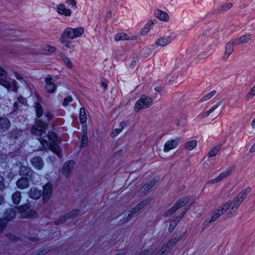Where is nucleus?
<instances>
[{
  "instance_id": "nucleus-31",
  "label": "nucleus",
  "mask_w": 255,
  "mask_h": 255,
  "mask_svg": "<svg viewBox=\"0 0 255 255\" xmlns=\"http://www.w3.org/2000/svg\"><path fill=\"white\" fill-rule=\"evenodd\" d=\"M252 35L250 34H244L240 37L236 38L234 41L236 45H239L242 43H247L251 38Z\"/></svg>"
},
{
  "instance_id": "nucleus-47",
  "label": "nucleus",
  "mask_w": 255,
  "mask_h": 255,
  "mask_svg": "<svg viewBox=\"0 0 255 255\" xmlns=\"http://www.w3.org/2000/svg\"><path fill=\"white\" fill-rule=\"evenodd\" d=\"M7 238L12 243H15L20 240V239L14 235L9 233L6 235Z\"/></svg>"
},
{
  "instance_id": "nucleus-2",
  "label": "nucleus",
  "mask_w": 255,
  "mask_h": 255,
  "mask_svg": "<svg viewBox=\"0 0 255 255\" xmlns=\"http://www.w3.org/2000/svg\"><path fill=\"white\" fill-rule=\"evenodd\" d=\"M84 32V29L82 27L72 28L66 27L60 37V41L67 48H71V42L68 39H74L81 36Z\"/></svg>"
},
{
  "instance_id": "nucleus-45",
  "label": "nucleus",
  "mask_w": 255,
  "mask_h": 255,
  "mask_svg": "<svg viewBox=\"0 0 255 255\" xmlns=\"http://www.w3.org/2000/svg\"><path fill=\"white\" fill-rule=\"evenodd\" d=\"M216 93V91L215 90H213L211 92H210L209 93H207V94L205 95L203 97H202V98L201 99V101L204 102L211 99L215 95Z\"/></svg>"
},
{
  "instance_id": "nucleus-46",
  "label": "nucleus",
  "mask_w": 255,
  "mask_h": 255,
  "mask_svg": "<svg viewBox=\"0 0 255 255\" xmlns=\"http://www.w3.org/2000/svg\"><path fill=\"white\" fill-rule=\"evenodd\" d=\"M255 96V89L254 86L251 88L246 96V100L249 101L253 99Z\"/></svg>"
},
{
  "instance_id": "nucleus-36",
  "label": "nucleus",
  "mask_w": 255,
  "mask_h": 255,
  "mask_svg": "<svg viewBox=\"0 0 255 255\" xmlns=\"http://www.w3.org/2000/svg\"><path fill=\"white\" fill-rule=\"evenodd\" d=\"M126 125V123L124 121H122L120 124V128H115L113 130L112 132L111 133V136L112 137H115L117 136L120 133H121L123 129H124V127Z\"/></svg>"
},
{
  "instance_id": "nucleus-39",
  "label": "nucleus",
  "mask_w": 255,
  "mask_h": 255,
  "mask_svg": "<svg viewBox=\"0 0 255 255\" xmlns=\"http://www.w3.org/2000/svg\"><path fill=\"white\" fill-rule=\"evenodd\" d=\"M80 210L75 209L71 211L70 212L66 213L64 215L66 216L67 219L75 218L78 214L80 213Z\"/></svg>"
},
{
  "instance_id": "nucleus-28",
  "label": "nucleus",
  "mask_w": 255,
  "mask_h": 255,
  "mask_svg": "<svg viewBox=\"0 0 255 255\" xmlns=\"http://www.w3.org/2000/svg\"><path fill=\"white\" fill-rule=\"evenodd\" d=\"M57 11L59 14L64 15L66 16H69L72 14L71 10L69 8H66L65 5L63 3L60 4L57 6Z\"/></svg>"
},
{
  "instance_id": "nucleus-60",
  "label": "nucleus",
  "mask_w": 255,
  "mask_h": 255,
  "mask_svg": "<svg viewBox=\"0 0 255 255\" xmlns=\"http://www.w3.org/2000/svg\"><path fill=\"white\" fill-rule=\"evenodd\" d=\"M112 12L111 10H108L105 15V19L106 21H109L112 17Z\"/></svg>"
},
{
  "instance_id": "nucleus-12",
  "label": "nucleus",
  "mask_w": 255,
  "mask_h": 255,
  "mask_svg": "<svg viewBox=\"0 0 255 255\" xmlns=\"http://www.w3.org/2000/svg\"><path fill=\"white\" fill-rule=\"evenodd\" d=\"M75 162L73 160H69L66 161L63 165L61 172L66 178L70 177L74 169Z\"/></svg>"
},
{
  "instance_id": "nucleus-30",
  "label": "nucleus",
  "mask_w": 255,
  "mask_h": 255,
  "mask_svg": "<svg viewBox=\"0 0 255 255\" xmlns=\"http://www.w3.org/2000/svg\"><path fill=\"white\" fill-rule=\"evenodd\" d=\"M80 142L81 147H86L88 145L89 141L88 138L87 128H82V135Z\"/></svg>"
},
{
  "instance_id": "nucleus-63",
  "label": "nucleus",
  "mask_w": 255,
  "mask_h": 255,
  "mask_svg": "<svg viewBox=\"0 0 255 255\" xmlns=\"http://www.w3.org/2000/svg\"><path fill=\"white\" fill-rule=\"evenodd\" d=\"M150 253V250L149 249H145L143 251L139 252L136 255H148Z\"/></svg>"
},
{
  "instance_id": "nucleus-55",
  "label": "nucleus",
  "mask_w": 255,
  "mask_h": 255,
  "mask_svg": "<svg viewBox=\"0 0 255 255\" xmlns=\"http://www.w3.org/2000/svg\"><path fill=\"white\" fill-rule=\"evenodd\" d=\"M218 152V150L217 148L215 147L213 148L208 153V156L209 157H213L215 156Z\"/></svg>"
},
{
  "instance_id": "nucleus-44",
  "label": "nucleus",
  "mask_w": 255,
  "mask_h": 255,
  "mask_svg": "<svg viewBox=\"0 0 255 255\" xmlns=\"http://www.w3.org/2000/svg\"><path fill=\"white\" fill-rule=\"evenodd\" d=\"M25 215V217L27 218H35L37 216V213L34 210L28 209Z\"/></svg>"
},
{
  "instance_id": "nucleus-49",
  "label": "nucleus",
  "mask_w": 255,
  "mask_h": 255,
  "mask_svg": "<svg viewBox=\"0 0 255 255\" xmlns=\"http://www.w3.org/2000/svg\"><path fill=\"white\" fill-rule=\"evenodd\" d=\"M7 222L3 219L0 218V234L6 228Z\"/></svg>"
},
{
  "instance_id": "nucleus-21",
  "label": "nucleus",
  "mask_w": 255,
  "mask_h": 255,
  "mask_svg": "<svg viewBox=\"0 0 255 255\" xmlns=\"http://www.w3.org/2000/svg\"><path fill=\"white\" fill-rule=\"evenodd\" d=\"M56 51L55 47L46 44L42 46L38 50L37 53L44 55H50Z\"/></svg>"
},
{
  "instance_id": "nucleus-51",
  "label": "nucleus",
  "mask_w": 255,
  "mask_h": 255,
  "mask_svg": "<svg viewBox=\"0 0 255 255\" xmlns=\"http://www.w3.org/2000/svg\"><path fill=\"white\" fill-rule=\"evenodd\" d=\"M65 2L73 8H77V3L76 0H66Z\"/></svg>"
},
{
  "instance_id": "nucleus-41",
  "label": "nucleus",
  "mask_w": 255,
  "mask_h": 255,
  "mask_svg": "<svg viewBox=\"0 0 255 255\" xmlns=\"http://www.w3.org/2000/svg\"><path fill=\"white\" fill-rule=\"evenodd\" d=\"M60 57L68 68L72 69L73 68V64L70 59L68 57L66 56L63 54H61Z\"/></svg>"
},
{
  "instance_id": "nucleus-11",
  "label": "nucleus",
  "mask_w": 255,
  "mask_h": 255,
  "mask_svg": "<svg viewBox=\"0 0 255 255\" xmlns=\"http://www.w3.org/2000/svg\"><path fill=\"white\" fill-rule=\"evenodd\" d=\"M53 186L51 183L47 182L43 186L42 200L44 203H46L52 197Z\"/></svg>"
},
{
  "instance_id": "nucleus-14",
  "label": "nucleus",
  "mask_w": 255,
  "mask_h": 255,
  "mask_svg": "<svg viewBox=\"0 0 255 255\" xmlns=\"http://www.w3.org/2000/svg\"><path fill=\"white\" fill-rule=\"evenodd\" d=\"M234 169L235 166H234L229 167L225 171L220 173L217 177L209 180L208 183L214 184L223 180L231 175Z\"/></svg>"
},
{
  "instance_id": "nucleus-1",
  "label": "nucleus",
  "mask_w": 255,
  "mask_h": 255,
  "mask_svg": "<svg viewBox=\"0 0 255 255\" xmlns=\"http://www.w3.org/2000/svg\"><path fill=\"white\" fill-rule=\"evenodd\" d=\"M47 138L50 142H48L47 140L42 137H39L38 141L40 143L37 150L43 151L48 147L51 151L57 155L59 158L62 157V149L59 145V143L61 142V139L58 135L55 132L49 131L47 134Z\"/></svg>"
},
{
  "instance_id": "nucleus-42",
  "label": "nucleus",
  "mask_w": 255,
  "mask_h": 255,
  "mask_svg": "<svg viewBox=\"0 0 255 255\" xmlns=\"http://www.w3.org/2000/svg\"><path fill=\"white\" fill-rule=\"evenodd\" d=\"M233 6V3L231 2L226 3L222 4L218 8V10L220 12L227 11L230 9Z\"/></svg>"
},
{
  "instance_id": "nucleus-34",
  "label": "nucleus",
  "mask_w": 255,
  "mask_h": 255,
  "mask_svg": "<svg viewBox=\"0 0 255 255\" xmlns=\"http://www.w3.org/2000/svg\"><path fill=\"white\" fill-rule=\"evenodd\" d=\"M157 182V180L156 179L155 177H154L152 179H151L149 182H148L146 184H144L142 188L143 189L144 191L148 192L153 187V186L155 185Z\"/></svg>"
},
{
  "instance_id": "nucleus-22",
  "label": "nucleus",
  "mask_w": 255,
  "mask_h": 255,
  "mask_svg": "<svg viewBox=\"0 0 255 255\" xmlns=\"http://www.w3.org/2000/svg\"><path fill=\"white\" fill-rule=\"evenodd\" d=\"M10 122L7 118L0 117V131H6L10 128Z\"/></svg>"
},
{
  "instance_id": "nucleus-9",
  "label": "nucleus",
  "mask_w": 255,
  "mask_h": 255,
  "mask_svg": "<svg viewBox=\"0 0 255 255\" xmlns=\"http://www.w3.org/2000/svg\"><path fill=\"white\" fill-rule=\"evenodd\" d=\"M231 209V205L229 204L228 202H226L223 204L221 206L218 207V208L215 210L211 215L210 219L213 222L217 221L218 218L225 213L228 210Z\"/></svg>"
},
{
  "instance_id": "nucleus-54",
  "label": "nucleus",
  "mask_w": 255,
  "mask_h": 255,
  "mask_svg": "<svg viewBox=\"0 0 255 255\" xmlns=\"http://www.w3.org/2000/svg\"><path fill=\"white\" fill-rule=\"evenodd\" d=\"M73 101V98L71 96H68L64 99V101L63 103V105L64 107H66L68 105L70 102H71Z\"/></svg>"
},
{
  "instance_id": "nucleus-38",
  "label": "nucleus",
  "mask_w": 255,
  "mask_h": 255,
  "mask_svg": "<svg viewBox=\"0 0 255 255\" xmlns=\"http://www.w3.org/2000/svg\"><path fill=\"white\" fill-rule=\"evenodd\" d=\"M197 141L195 139L186 141L184 144V147L188 150H192L196 147Z\"/></svg>"
},
{
  "instance_id": "nucleus-33",
  "label": "nucleus",
  "mask_w": 255,
  "mask_h": 255,
  "mask_svg": "<svg viewBox=\"0 0 255 255\" xmlns=\"http://www.w3.org/2000/svg\"><path fill=\"white\" fill-rule=\"evenodd\" d=\"M133 36H132L133 37ZM115 40L119 41L121 40H129L130 39H134L133 38H130L129 36L124 32H120L115 34L114 37Z\"/></svg>"
},
{
  "instance_id": "nucleus-48",
  "label": "nucleus",
  "mask_w": 255,
  "mask_h": 255,
  "mask_svg": "<svg viewBox=\"0 0 255 255\" xmlns=\"http://www.w3.org/2000/svg\"><path fill=\"white\" fill-rule=\"evenodd\" d=\"M66 220H67V219L66 217V216L62 215V216H60V217L58 219L54 220V223L55 225L57 226L63 223Z\"/></svg>"
},
{
  "instance_id": "nucleus-25",
  "label": "nucleus",
  "mask_w": 255,
  "mask_h": 255,
  "mask_svg": "<svg viewBox=\"0 0 255 255\" xmlns=\"http://www.w3.org/2000/svg\"><path fill=\"white\" fill-rule=\"evenodd\" d=\"M16 212L15 209L12 208H8L5 210L4 213V217L5 221L7 222L13 220L16 217Z\"/></svg>"
},
{
  "instance_id": "nucleus-15",
  "label": "nucleus",
  "mask_w": 255,
  "mask_h": 255,
  "mask_svg": "<svg viewBox=\"0 0 255 255\" xmlns=\"http://www.w3.org/2000/svg\"><path fill=\"white\" fill-rule=\"evenodd\" d=\"M188 209L184 208L179 213V215L176 216L174 219L171 221L169 228L168 229V232L171 233L175 229L177 224L179 223L181 220L185 216L187 212Z\"/></svg>"
},
{
  "instance_id": "nucleus-59",
  "label": "nucleus",
  "mask_w": 255,
  "mask_h": 255,
  "mask_svg": "<svg viewBox=\"0 0 255 255\" xmlns=\"http://www.w3.org/2000/svg\"><path fill=\"white\" fill-rule=\"evenodd\" d=\"M149 31V29L144 26V27L141 29L140 33L141 35H145Z\"/></svg>"
},
{
  "instance_id": "nucleus-18",
  "label": "nucleus",
  "mask_w": 255,
  "mask_h": 255,
  "mask_svg": "<svg viewBox=\"0 0 255 255\" xmlns=\"http://www.w3.org/2000/svg\"><path fill=\"white\" fill-rule=\"evenodd\" d=\"M31 165L34 169L40 170L44 166V162L42 158L39 156H35L30 159Z\"/></svg>"
},
{
  "instance_id": "nucleus-4",
  "label": "nucleus",
  "mask_w": 255,
  "mask_h": 255,
  "mask_svg": "<svg viewBox=\"0 0 255 255\" xmlns=\"http://www.w3.org/2000/svg\"><path fill=\"white\" fill-rule=\"evenodd\" d=\"M251 189L250 187L242 190L238 195L232 201H228L229 205H231V213H235L240 205L245 199L248 194L251 191Z\"/></svg>"
},
{
  "instance_id": "nucleus-40",
  "label": "nucleus",
  "mask_w": 255,
  "mask_h": 255,
  "mask_svg": "<svg viewBox=\"0 0 255 255\" xmlns=\"http://www.w3.org/2000/svg\"><path fill=\"white\" fill-rule=\"evenodd\" d=\"M29 208L30 205L28 203L24 204L20 206H17L15 207V209L19 213H25Z\"/></svg>"
},
{
  "instance_id": "nucleus-20",
  "label": "nucleus",
  "mask_w": 255,
  "mask_h": 255,
  "mask_svg": "<svg viewBox=\"0 0 255 255\" xmlns=\"http://www.w3.org/2000/svg\"><path fill=\"white\" fill-rule=\"evenodd\" d=\"M179 139L180 138L178 137L176 139L167 140L164 144V151L167 152L175 148L178 145Z\"/></svg>"
},
{
  "instance_id": "nucleus-16",
  "label": "nucleus",
  "mask_w": 255,
  "mask_h": 255,
  "mask_svg": "<svg viewBox=\"0 0 255 255\" xmlns=\"http://www.w3.org/2000/svg\"><path fill=\"white\" fill-rule=\"evenodd\" d=\"M44 81L46 83L45 86L46 91L50 94L54 93L57 89V86L54 83L53 78L48 76L45 78Z\"/></svg>"
},
{
  "instance_id": "nucleus-24",
  "label": "nucleus",
  "mask_w": 255,
  "mask_h": 255,
  "mask_svg": "<svg viewBox=\"0 0 255 255\" xmlns=\"http://www.w3.org/2000/svg\"><path fill=\"white\" fill-rule=\"evenodd\" d=\"M32 181L25 177H21L19 178L16 182V186L17 188L20 189H24L27 188L29 185V182Z\"/></svg>"
},
{
  "instance_id": "nucleus-26",
  "label": "nucleus",
  "mask_w": 255,
  "mask_h": 255,
  "mask_svg": "<svg viewBox=\"0 0 255 255\" xmlns=\"http://www.w3.org/2000/svg\"><path fill=\"white\" fill-rule=\"evenodd\" d=\"M236 45L235 41H229L225 45V51L223 57L224 60L228 59L229 56L232 53L234 50V45Z\"/></svg>"
},
{
  "instance_id": "nucleus-64",
  "label": "nucleus",
  "mask_w": 255,
  "mask_h": 255,
  "mask_svg": "<svg viewBox=\"0 0 255 255\" xmlns=\"http://www.w3.org/2000/svg\"><path fill=\"white\" fill-rule=\"evenodd\" d=\"M28 240L33 242H37L40 240V239L38 237H29Z\"/></svg>"
},
{
  "instance_id": "nucleus-57",
  "label": "nucleus",
  "mask_w": 255,
  "mask_h": 255,
  "mask_svg": "<svg viewBox=\"0 0 255 255\" xmlns=\"http://www.w3.org/2000/svg\"><path fill=\"white\" fill-rule=\"evenodd\" d=\"M221 105V102H219L217 103L216 105L213 106L211 109H210L207 111L210 114L211 113L214 112L216 109H217L220 105Z\"/></svg>"
},
{
  "instance_id": "nucleus-17",
  "label": "nucleus",
  "mask_w": 255,
  "mask_h": 255,
  "mask_svg": "<svg viewBox=\"0 0 255 255\" xmlns=\"http://www.w3.org/2000/svg\"><path fill=\"white\" fill-rule=\"evenodd\" d=\"M0 32L6 36L14 37L18 35V30L15 28H10L9 26L5 25L4 27L0 26Z\"/></svg>"
},
{
  "instance_id": "nucleus-56",
  "label": "nucleus",
  "mask_w": 255,
  "mask_h": 255,
  "mask_svg": "<svg viewBox=\"0 0 255 255\" xmlns=\"http://www.w3.org/2000/svg\"><path fill=\"white\" fill-rule=\"evenodd\" d=\"M4 181V177L2 175H0V192L3 191L5 188Z\"/></svg>"
},
{
  "instance_id": "nucleus-43",
  "label": "nucleus",
  "mask_w": 255,
  "mask_h": 255,
  "mask_svg": "<svg viewBox=\"0 0 255 255\" xmlns=\"http://www.w3.org/2000/svg\"><path fill=\"white\" fill-rule=\"evenodd\" d=\"M170 249L169 247L164 244L159 251L157 252L155 255H167V253Z\"/></svg>"
},
{
  "instance_id": "nucleus-6",
  "label": "nucleus",
  "mask_w": 255,
  "mask_h": 255,
  "mask_svg": "<svg viewBox=\"0 0 255 255\" xmlns=\"http://www.w3.org/2000/svg\"><path fill=\"white\" fill-rule=\"evenodd\" d=\"M47 128L48 124L46 122L37 119L35 121V124L32 126L30 131L32 135L41 137Z\"/></svg>"
},
{
  "instance_id": "nucleus-62",
  "label": "nucleus",
  "mask_w": 255,
  "mask_h": 255,
  "mask_svg": "<svg viewBox=\"0 0 255 255\" xmlns=\"http://www.w3.org/2000/svg\"><path fill=\"white\" fill-rule=\"evenodd\" d=\"M213 222L212 221H211V219H210L209 220H206L204 221L203 223V226L204 228H206L210 226V224Z\"/></svg>"
},
{
  "instance_id": "nucleus-32",
  "label": "nucleus",
  "mask_w": 255,
  "mask_h": 255,
  "mask_svg": "<svg viewBox=\"0 0 255 255\" xmlns=\"http://www.w3.org/2000/svg\"><path fill=\"white\" fill-rule=\"evenodd\" d=\"M183 237V234L180 235L178 237H174L172 238L171 239L168 240L166 243H165V245L169 247V249L170 250L172 248H173L178 242L182 240Z\"/></svg>"
},
{
  "instance_id": "nucleus-5",
  "label": "nucleus",
  "mask_w": 255,
  "mask_h": 255,
  "mask_svg": "<svg viewBox=\"0 0 255 255\" xmlns=\"http://www.w3.org/2000/svg\"><path fill=\"white\" fill-rule=\"evenodd\" d=\"M47 128L48 124L46 122L37 119L35 121V124L32 126L30 131L32 135L41 137Z\"/></svg>"
},
{
  "instance_id": "nucleus-3",
  "label": "nucleus",
  "mask_w": 255,
  "mask_h": 255,
  "mask_svg": "<svg viewBox=\"0 0 255 255\" xmlns=\"http://www.w3.org/2000/svg\"><path fill=\"white\" fill-rule=\"evenodd\" d=\"M7 72L3 68L0 67V85L5 88L8 91H11L14 93L18 91V83L13 80L11 82L6 80Z\"/></svg>"
},
{
  "instance_id": "nucleus-13",
  "label": "nucleus",
  "mask_w": 255,
  "mask_h": 255,
  "mask_svg": "<svg viewBox=\"0 0 255 255\" xmlns=\"http://www.w3.org/2000/svg\"><path fill=\"white\" fill-rule=\"evenodd\" d=\"M234 169L235 166H234L229 167L225 171L220 173L217 177L209 180L208 183L214 184L223 180L231 175Z\"/></svg>"
},
{
  "instance_id": "nucleus-27",
  "label": "nucleus",
  "mask_w": 255,
  "mask_h": 255,
  "mask_svg": "<svg viewBox=\"0 0 255 255\" xmlns=\"http://www.w3.org/2000/svg\"><path fill=\"white\" fill-rule=\"evenodd\" d=\"M87 117L84 107H81L79 110V121L82 125V128H87Z\"/></svg>"
},
{
  "instance_id": "nucleus-35",
  "label": "nucleus",
  "mask_w": 255,
  "mask_h": 255,
  "mask_svg": "<svg viewBox=\"0 0 255 255\" xmlns=\"http://www.w3.org/2000/svg\"><path fill=\"white\" fill-rule=\"evenodd\" d=\"M21 199V194L19 191H16L11 195V200L12 203L15 205H18Z\"/></svg>"
},
{
  "instance_id": "nucleus-19",
  "label": "nucleus",
  "mask_w": 255,
  "mask_h": 255,
  "mask_svg": "<svg viewBox=\"0 0 255 255\" xmlns=\"http://www.w3.org/2000/svg\"><path fill=\"white\" fill-rule=\"evenodd\" d=\"M33 173L32 170L27 166H22L19 170V175L21 177H25L31 180L33 179Z\"/></svg>"
},
{
  "instance_id": "nucleus-23",
  "label": "nucleus",
  "mask_w": 255,
  "mask_h": 255,
  "mask_svg": "<svg viewBox=\"0 0 255 255\" xmlns=\"http://www.w3.org/2000/svg\"><path fill=\"white\" fill-rule=\"evenodd\" d=\"M30 198L37 200L41 198L42 195V191L37 188H31L28 192Z\"/></svg>"
},
{
  "instance_id": "nucleus-61",
  "label": "nucleus",
  "mask_w": 255,
  "mask_h": 255,
  "mask_svg": "<svg viewBox=\"0 0 255 255\" xmlns=\"http://www.w3.org/2000/svg\"><path fill=\"white\" fill-rule=\"evenodd\" d=\"M154 24V22L151 20H148L146 23L144 25V26L146 27L149 30L152 27Z\"/></svg>"
},
{
  "instance_id": "nucleus-53",
  "label": "nucleus",
  "mask_w": 255,
  "mask_h": 255,
  "mask_svg": "<svg viewBox=\"0 0 255 255\" xmlns=\"http://www.w3.org/2000/svg\"><path fill=\"white\" fill-rule=\"evenodd\" d=\"M50 251V248L41 249L37 251L36 255H45L48 254Z\"/></svg>"
},
{
  "instance_id": "nucleus-7",
  "label": "nucleus",
  "mask_w": 255,
  "mask_h": 255,
  "mask_svg": "<svg viewBox=\"0 0 255 255\" xmlns=\"http://www.w3.org/2000/svg\"><path fill=\"white\" fill-rule=\"evenodd\" d=\"M153 102L152 98L143 95L138 99L134 105V110L138 111L142 109H147L150 107Z\"/></svg>"
},
{
  "instance_id": "nucleus-58",
  "label": "nucleus",
  "mask_w": 255,
  "mask_h": 255,
  "mask_svg": "<svg viewBox=\"0 0 255 255\" xmlns=\"http://www.w3.org/2000/svg\"><path fill=\"white\" fill-rule=\"evenodd\" d=\"M17 101L19 103L22 105H25V104L27 103V101L26 99H25L22 96H19L17 97Z\"/></svg>"
},
{
  "instance_id": "nucleus-8",
  "label": "nucleus",
  "mask_w": 255,
  "mask_h": 255,
  "mask_svg": "<svg viewBox=\"0 0 255 255\" xmlns=\"http://www.w3.org/2000/svg\"><path fill=\"white\" fill-rule=\"evenodd\" d=\"M172 40L170 36L160 37L156 39L155 44H151L148 47L149 53H155L156 46L163 47L170 43Z\"/></svg>"
},
{
  "instance_id": "nucleus-29",
  "label": "nucleus",
  "mask_w": 255,
  "mask_h": 255,
  "mask_svg": "<svg viewBox=\"0 0 255 255\" xmlns=\"http://www.w3.org/2000/svg\"><path fill=\"white\" fill-rule=\"evenodd\" d=\"M154 14L158 19L163 21L166 22L169 19V16L168 14L165 11H162L160 9H157Z\"/></svg>"
},
{
  "instance_id": "nucleus-10",
  "label": "nucleus",
  "mask_w": 255,
  "mask_h": 255,
  "mask_svg": "<svg viewBox=\"0 0 255 255\" xmlns=\"http://www.w3.org/2000/svg\"><path fill=\"white\" fill-rule=\"evenodd\" d=\"M186 203L187 202L185 201V198L179 199L173 206L164 213V216L169 217L171 216L175 213L177 210L184 206Z\"/></svg>"
},
{
  "instance_id": "nucleus-52",
  "label": "nucleus",
  "mask_w": 255,
  "mask_h": 255,
  "mask_svg": "<svg viewBox=\"0 0 255 255\" xmlns=\"http://www.w3.org/2000/svg\"><path fill=\"white\" fill-rule=\"evenodd\" d=\"M133 215L130 212H129L127 215L125 214L123 218L120 220V222H122L123 223H127L131 219Z\"/></svg>"
},
{
  "instance_id": "nucleus-37",
  "label": "nucleus",
  "mask_w": 255,
  "mask_h": 255,
  "mask_svg": "<svg viewBox=\"0 0 255 255\" xmlns=\"http://www.w3.org/2000/svg\"><path fill=\"white\" fill-rule=\"evenodd\" d=\"M35 108L36 116L37 118H41L43 114V109L41 105L39 102H35Z\"/></svg>"
},
{
  "instance_id": "nucleus-50",
  "label": "nucleus",
  "mask_w": 255,
  "mask_h": 255,
  "mask_svg": "<svg viewBox=\"0 0 255 255\" xmlns=\"http://www.w3.org/2000/svg\"><path fill=\"white\" fill-rule=\"evenodd\" d=\"M148 204V201L147 200H142L138 203L135 206L137 207V209L139 211L142 208H143L146 205Z\"/></svg>"
}]
</instances>
